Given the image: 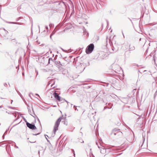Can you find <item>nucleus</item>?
Here are the masks:
<instances>
[{
  "label": "nucleus",
  "mask_w": 157,
  "mask_h": 157,
  "mask_svg": "<svg viewBox=\"0 0 157 157\" xmlns=\"http://www.w3.org/2000/svg\"><path fill=\"white\" fill-rule=\"evenodd\" d=\"M26 124L27 126L31 129L35 130L36 128L34 124H31L28 122H27Z\"/></svg>",
  "instance_id": "nucleus-5"
},
{
  "label": "nucleus",
  "mask_w": 157,
  "mask_h": 157,
  "mask_svg": "<svg viewBox=\"0 0 157 157\" xmlns=\"http://www.w3.org/2000/svg\"><path fill=\"white\" fill-rule=\"evenodd\" d=\"M94 48V45L92 44H90L86 49V53L87 54L90 53L93 51Z\"/></svg>",
  "instance_id": "nucleus-2"
},
{
  "label": "nucleus",
  "mask_w": 157,
  "mask_h": 157,
  "mask_svg": "<svg viewBox=\"0 0 157 157\" xmlns=\"http://www.w3.org/2000/svg\"><path fill=\"white\" fill-rule=\"evenodd\" d=\"M53 95L55 98L58 101H60L63 100V99L61 97L59 96V94L56 92L54 93Z\"/></svg>",
  "instance_id": "nucleus-4"
},
{
  "label": "nucleus",
  "mask_w": 157,
  "mask_h": 157,
  "mask_svg": "<svg viewBox=\"0 0 157 157\" xmlns=\"http://www.w3.org/2000/svg\"><path fill=\"white\" fill-rule=\"evenodd\" d=\"M114 134L115 135H116V133H114Z\"/></svg>",
  "instance_id": "nucleus-9"
},
{
  "label": "nucleus",
  "mask_w": 157,
  "mask_h": 157,
  "mask_svg": "<svg viewBox=\"0 0 157 157\" xmlns=\"http://www.w3.org/2000/svg\"><path fill=\"white\" fill-rule=\"evenodd\" d=\"M106 152V149L103 147H101L100 148V152L102 154H105Z\"/></svg>",
  "instance_id": "nucleus-6"
},
{
  "label": "nucleus",
  "mask_w": 157,
  "mask_h": 157,
  "mask_svg": "<svg viewBox=\"0 0 157 157\" xmlns=\"http://www.w3.org/2000/svg\"><path fill=\"white\" fill-rule=\"evenodd\" d=\"M63 117V116L60 117L56 121L54 129V131L55 132H56L57 130H58V127L59 126L60 121L62 119Z\"/></svg>",
  "instance_id": "nucleus-1"
},
{
  "label": "nucleus",
  "mask_w": 157,
  "mask_h": 157,
  "mask_svg": "<svg viewBox=\"0 0 157 157\" xmlns=\"http://www.w3.org/2000/svg\"><path fill=\"white\" fill-rule=\"evenodd\" d=\"M125 50L126 51H132L135 49V47L132 44H127L125 45Z\"/></svg>",
  "instance_id": "nucleus-3"
},
{
  "label": "nucleus",
  "mask_w": 157,
  "mask_h": 157,
  "mask_svg": "<svg viewBox=\"0 0 157 157\" xmlns=\"http://www.w3.org/2000/svg\"><path fill=\"white\" fill-rule=\"evenodd\" d=\"M54 81L53 80H51L50 81L49 83H50L51 82H53V83H54Z\"/></svg>",
  "instance_id": "nucleus-7"
},
{
  "label": "nucleus",
  "mask_w": 157,
  "mask_h": 157,
  "mask_svg": "<svg viewBox=\"0 0 157 157\" xmlns=\"http://www.w3.org/2000/svg\"><path fill=\"white\" fill-rule=\"evenodd\" d=\"M53 84H52L51 85V86H53Z\"/></svg>",
  "instance_id": "nucleus-8"
}]
</instances>
